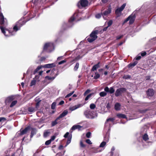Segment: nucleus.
<instances>
[{
  "label": "nucleus",
  "instance_id": "de8ad7c7",
  "mask_svg": "<svg viewBox=\"0 0 156 156\" xmlns=\"http://www.w3.org/2000/svg\"><path fill=\"white\" fill-rule=\"evenodd\" d=\"M112 20H110L109 21L108 23V27L110 26L112 24Z\"/></svg>",
  "mask_w": 156,
  "mask_h": 156
},
{
  "label": "nucleus",
  "instance_id": "6e6552de",
  "mask_svg": "<svg viewBox=\"0 0 156 156\" xmlns=\"http://www.w3.org/2000/svg\"><path fill=\"white\" fill-rule=\"evenodd\" d=\"M126 5V4L124 3L120 7L118 8L115 11V14L118 16H120L122 12L124 9Z\"/></svg>",
  "mask_w": 156,
  "mask_h": 156
},
{
  "label": "nucleus",
  "instance_id": "a211bd4d",
  "mask_svg": "<svg viewBox=\"0 0 156 156\" xmlns=\"http://www.w3.org/2000/svg\"><path fill=\"white\" fill-rule=\"evenodd\" d=\"M81 128H82V126L79 125H74L72 127L71 129L72 130H74L76 129H77L80 130Z\"/></svg>",
  "mask_w": 156,
  "mask_h": 156
},
{
  "label": "nucleus",
  "instance_id": "ea45409f",
  "mask_svg": "<svg viewBox=\"0 0 156 156\" xmlns=\"http://www.w3.org/2000/svg\"><path fill=\"white\" fill-rule=\"evenodd\" d=\"M93 94H88L85 98V101L88 100L91 97V96Z\"/></svg>",
  "mask_w": 156,
  "mask_h": 156
},
{
  "label": "nucleus",
  "instance_id": "dca6fc26",
  "mask_svg": "<svg viewBox=\"0 0 156 156\" xmlns=\"http://www.w3.org/2000/svg\"><path fill=\"white\" fill-rule=\"evenodd\" d=\"M5 22V18L2 13L0 14V24H3Z\"/></svg>",
  "mask_w": 156,
  "mask_h": 156
},
{
  "label": "nucleus",
  "instance_id": "5fc2aeb1",
  "mask_svg": "<svg viewBox=\"0 0 156 156\" xmlns=\"http://www.w3.org/2000/svg\"><path fill=\"white\" fill-rule=\"evenodd\" d=\"M108 27H109L108 26H107V27H105L102 30H101L100 32L102 33L103 31H106L107 30V29Z\"/></svg>",
  "mask_w": 156,
  "mask_h": 156
},
{
  "label": "nucleus",
  "instance_id": "69168bd1",
  "mask_svg": "<svg viewBox=\"0 0 156 156\" xmlns=\"http://www.w3.org/2000/svg\"><path fill=\"white\" fill-rule=\"evenodd\" d=\"M141 58V57L140 56L138 55L136 57V60H139Z\"/></svg>",
  "mask_w": 156,
  "mask_h": 156
},
{
  "label": "nucleus",
  "instance_id": "8fccbe9b",
  "mask_svg": "<svg viewBox=\"0 0 156 156\" xmlns=\"http://www.w3.org/2000/svg\"><path fill=\"white\" fill-rule=\"evenodd\" d=\"M101 16H102L101 13V14L98 13L96 15L95 17L99 19L101 17Z\"/></svg>",
  "mask_w": 156,
  "mask_h": 156
},
{
  "label": "nucleus",
  "instance_id": "f704fd0d",
  "mask_svg": "<svg viewBox=\"0 0 156 156\" xmlns=\"http://www.w3.org/2000/svg\"><path fill=\"white\" fill-rule=\"evenodd\" d=\"M50 132L47 130L44 133V137H46L49 135Z\"/></svg>",
  "mask_w": 156,
  "mask_h": 156
},
{
  "label": "nucleus",
  "instance_id": "5701e85b",
  "mask_svg": "<svg viewBox=\"0 0 156 156\" xmlns=\"http://www.w3.org/2000/svg\"><path fill=\"white\" fill-rule=\"evenodd\" d=\"M137 63V62L135 61L133 63H131L128 65V67L129 68H132Z\"/></svg>",
  "mask_w": 156,
  "mask_h": 156
},
{
  "label": "nucleus",
  "instance_id": "b1692460",
  "mask_svg": "<svg viewBox=\"0 0 156 156\" xmlns=\"http://www.w3.org/2000/svg\"><path fill=\"white\" fill-rule=\"evenodd\" d=\"M117 117L119 118H126V115L123 114H118L117 115Z\"/></svg>",
  "mask_w": 156,
  "mask_h": 156
},
{
  "label": "nucleus",
  "instance_id": "0e129e2a",
  "mask_svg": "<svg viewBox=\"0 0 156 156\" xmlns=\"http://www.w3.org/2000/svg\"><path fill=\"white\" fill-rule=\"evenodd\" d=\"M123 35H120V36H118L116 37V39L117 40L119 39H121V38H122L123 37Z\"/></svg>",
  "mask_w": 156,
  "mask_h": 156
},
{
  "label": "nucleus",
  "instance_id": "7ed1b4c3",
  "mask_svg": "<svg viewBox=\"0 0 156 156\" xmlns=\"http://www.w3.org/2000/svg\"><path fill=\"white\" fill-rule=\"evenodd\" d=\"M84 114L86 117L88 119H93L97 116L96 113L93 111H87Z\"/></svg>",
  "mask_w": 156,
  "mask_h": 156
},
{
  "label": "nucleus",
  "instance_id": "20e7f679",
  "mask_svg": "<svg viewBox=\"0 0 156 156\" xmlns=\"http://www.w3.org/2000/svg\"><path fill=\"white\" fill-rule=\"evenodd\" d=\"M54 49L53 44L52 43L49 42L46 43L44 45V50H47V51L51 52L53 51Z\"/></svg>",
  "mask_w": 156,
  "mask_h": 156
},
{
  "label": "nucleus",
  "instance_id": "a878e982",
  "mask_svg": "<svg viewBox=\"0 0 156 156\" xmlns=\"http://www.w3.org/2000/svg\"><path fill=\"white\" fill-rule=\"evenodd\" d=\"M17 100H13L11 103L10 105V107L12 108L17 103Z\"/></svg>",
  "mask_w": 156,
  "mask_h": 156
},
{
  "label": "nucleus",
  "instance_id": "f03ea898",
  "mask_svg": "<svg viewBox=\"0 0 156 156\" xmlns=\"http://www.w3.org/2000/svg\"><path fill=\"white\" fill-rule=\"evenodd\" d=\"M92 0H80L78 3V6L80 8L85 7L88 6Z\"/></svg>",
  "mask_w": 156,
  "mask_h": 156
},
{
  "label": "nucleus",
  "instance_id": "412c9836",
  "mask_svg": "<svg viewBox=\"0 0 156 156\" xmlns=\"http://www.w3.org/2000/svg\"><path fill=\"white\" fill-rule=\"evenodd\" d=\"M121 105L119 103H116L115 105V108L116 111H119L120 109Z\"/></svg>",
  "mask_w": 156,
  "mask_h": 156
},
{
  "label": "nucleus",
  "instance_id": "13d9d810",
  "mask_svg": "<svg viewBox=\"0 0 156 156\" xmlns=\"http://www.w3.org/2000/svg\"><path fill=\"white\" fill-rule=\"evenodd\" d=\"M90 91V90H87L84 93V96H86L87 94L89 93Z\"/></svg>",
  "mask_w": 156,
  "mask_h": 156
},
{
  "label": "nucleus",
  "instance_id": "49530a36",
  "mask_svg": "<svg viewBox=\"0 0 156 156\" xmlns=\"http://www.w3.org/2000/svg\"><path fill=\"white\" fill-rule=\"evenodd\" d=\"M57 119H56V120L52 122V123H51L52 126H54L56 124H57Z\"/></svg>",
  "mask_w": 156,
  "mask_h": 156
},
{
  "label": "nucleus",
  "instance_id": "3c124183",
  "mask_svg": "<svg viewBox=\"0 0 156 156\" xmlns=\"http://www.w3.org/2000/svg\"><path fill=\"white\" fill-rule=\"evenodd\" d=\"M74 92V91H73L72 92L69 94H68L66 96L65 98H67L69 97L70 96H71L73 94Z\"/></svg>",
  "mask_w": 156,
  "mask_h": 156
},
{
  "label": "nucleus",
  "instance_id": "58836bf2",
  "mask_svg": "<svg viewBox=\"0 0 156 156\" xmlns=\"http://www.w3.org/2000/svg\"><path fill=\"white\" fill-rule=\"evenodd\" d=\"M28 111L30 112H35L34 108L32 107H30L28 108Z\"/></svg>",
  "mask_w": 156,
  "mask_h": 156
},
{
  "label": "nucleus",
  "instance_id": "9b49d317",
  "mask_svg": "<svg viewBox=\"0 0 156 156\" xmlns=\"http://www.w3.org/2000/svg\"><path fill=\"white\" fill-rule=\"evenodd\" d=\"M83 106V105L82 104H79L70 107L69 108V109L71 111H73L82 107Z\"/></svg>",
  "mask_w": 156,
  "mask_h": 156
},
{
  "label": "nucleus",
  "instance_id": "72a5a7b5",
  "mask_svg": "<svg viewBox=\"0 0 156 156\" xmlns=\"http://www.w3.org/2000/svg\"><path fill=\"white\" fill-rule=\"evenodd\" d=\"M100 75L98 73H95V76H94V78L96 79L100 77Z\"/></svg>",
  "mask_w": 156,
  "mask_h": 156
},
{
  "label": "nucleus",
  "instance_id": "2f4dec72",
  "mask_svg": "<svg viewBox=\"0 0 156 156\" xmlns=\"http://www.w3.org/2000/svg\"><path fill=\"white\" fill-rule=\"evenodd\" d=\"M36 81H36L35 79L34 78L31 82L30 86H33L35 85L36 83Z\"/></svg>",
  "mask_w": 156,
  "mask_h": 156
},
{
  "label": "nucleus",
  "instance_id": "e433bc0d",
  "mask_svg": "<svg viewBox=\"0 0 156 156\" xmlns=\"http://www.w3.org/2000/svg\"><path fill=\"white\" fill-rule=\"evenodd\" d=\"M38 99L36 98L35 99L36 101V102L37 101V102L36 103V107L37 108L39 106V103H40V101H41V100H38Z\"/></svg>",
  "mask_w": 156,
  "mask_h": 156
},
{
  "label": "nucleus",
  "instance_id": "473e14b6",
  "mask_svg": "<svg viewBox=\"0 0 156 156\" xmlns=\"http://www.w3.org/2000/svg\"><path fill=\"white\" fill-rule=\"evenodd\" d=\"M99 95L101 97H104L107 95V93L105 91H102L100 93Z\"/></svg>",
  "mask_w": 156,
  "mask_h": 156
},
{
  "label": "nucleus",
  "instance_id": "a19ab883",
  "mask_svg": "<svg viewBox=\"0 0 156 156\" xmlns=\"http://www.w3.org/2000/svg\"><path fill=\"white\" fill-rule=\"evenodd\" d=\"M56 105V102H53L52 103V104L51 105V109H55V108Z\"/></svg>",
  "mask_w": 156,
  "mask_h": 156
},
{
  "label": "nucleus",
  "instance_id": "39448f33",
  "mask_svg": "<svg viewBox=\"0 0 156 156\" xmlns=\"http://www.w3.org/2000/svg\"><path fill=\"white\" fill-rule=\"evenodd\" d=\"M136 16L135 13H133L130 15L124 21L123 23H125L128 21H129V23L130 24H133L135 20Z\"/></svg>",
  "mask_w": 156,
  "mask_h": 156
},
{
  "label": "nucleus",
  "instance_id": "09e8293b",
  "mask_svg": "<svg viewBox=\"0 0 156 156\" xmlns=\"http://www.w3.org/2000/svg\"><path fill=\"white\" fill-rule=\"evenodd\" d=\"M80 146L81 147H85L86 146L85 145L83 144L82 141L81 140L80 141Z\"/></svg>",
  "mask_w": 156,
  "mask_h": 156
},
{
  "label": "nucleus",
  "instance_id": "4468645a",
  "mask_svg": "<svg viewBox=\"0 0 156 156\" xmlns=\"http://www.w3.org/2000/svg\"><path fill=\"white\" fill-rule=\"evenodd\" d=\"M55 66V63L51 64H48L44 65L43 66V67L45 68H51Z\"/></svg>",
  "mask_w": 156,
  "mask_h": 156
},
{
  "label": "nucleus",
  "instance_id": "6e6d98bb",
  "mask_svg": "<svg viewBox=\"0 0 156 156\" xmlns=\"http://www.w3.org/2000/svg\"><path fill=\"white\" fill-rule=\"evenodd\" d=\"M86 142L90 144H92V142H91V141L89 139H87L86 140Z\"/></svg>",
  "mask_w": 156,
  "mask_h": 156
},
{
  "label": "nucleus",
  "instance_id": "7c9ffc66",
  "mask_svg": "<svg viewBox=\"0 0 156 156\" xmlns=\"http://www.w3.org/2000/svg\"><path fill=\"white\" fill-rule=\"evenodd\" d=\"M143 139L145 141H146L148 139V136L147 134H145L143 136Z\"/></svg>",
  "mask_w": 156,
  "mask_h": 156
},
{
  "label": "nucleus",
  "instance_id": "9d476101",
  "mask_svg": "<svg viewBox=\"0 0 156 156\" xmlns=\"http://www.w3.org/2000/svg\"><path fill=\"white\" fill-rule=\"evenodd\" d=\"M105 91L110 94H112L115 92V90L113 87H111L109 88L108 87H106L104 89Z\"/></svg>",
  "mask_w": 156,
  "mask_h": 156
},
{
  "label": "nucleus",
  "instance_id": "338daca9",
  "mask_svg": "<svg viewBox=\"0 0 156 156\" xmlns=\"http://www.w3.org/2000/svg\"><path fill=\"white\" fill-rule=\"evenodd\" d=\"M64 103V101H61L59 103V105H61L63 104Z\"/></svg>",
  "mask_w": 156,
  "mask_h": 156
},
{
  "label": "nucleus",
  "instance_id": "1a4fd4ad",
  "mask_svg": "<svg viewBox=\"0 0 156 156\" xmlns=\"http://www.w3.org/2000/svg\"><path fill=\"white\" fill-rule=\"evenodd\" d=\"M15 99V97L14 96H10L6 98L5 100V103L7 105L12 102Z\"/></svg>",
  "mask_w": 156,
  "mask_h": 156
},
{
  "label": "nucleus",
  "instance_id": "393cba45",
  "mask_svg": "<svg viewBox=\"0 0 156 156\" xmlns=\"http://www.w3.org/2000/svg\"><path fill=\"white\" fill-rule=\"evenodd\" d=\"M57 75V74L55 75L54 76L52 77H50L49 76H47L45 77V79H48V80H53L55 79Z\"/></svg>",
  "mask_w": 156,
  "mask_h": 156
},
{
  "label": "nucleus",
  "instance_id": "603ef678",
  "mask_svg": "<svg viewBox=\"0 0 156 156\" xmlns=\"http://www.w3.org/2000/svg\"><path fill=\"white\" fill-rule=\"evenodd\" d=\"M6 120V119L4 117H0V122H4Z\"/></svg>",
  "mask_w": 156,
  "mask_h": 156
},
{
  "label": "nucleus",
  "instance_id": "cd10ccee",
  "mask_svg": "<svg viewBox=\"0 0 156 156\" xmlns=\"http://www.w3.org/2000/svg\"><path fill=\"white\" fill-rule=\"evenodd\" d=\"M115 119L113 118H109L108 119H107L106 120V122H105V126H106V124L108 123V122L109 121H110L112 122H113L114 120Z\"/></svg>",
  "mask_w": 156,
  "mask_h": 156
},
{
  "label": "nucleus",
  "instance_id": "c03bdc74",
  "mask_svg": "<svg viewBox=\"0 0 156 156\" xmlns=\"http://www.w3.org/2000/svg\"><path fill=\"white\" fill-rule=\"evenodd\" d=\"M79 63H76V66H75L74 69L75 71H76L79 68Z\"/></svg>",
  "mask_w": 156,
  "mask_h": 156
},
{
  "label": "nucleus",
  "instance_id": "4c0bfd02",
  "mask_svg": "<svg viewBox=\"0 0 156 156\" xmlns=\"http://www.w3.org/2000/svg\"><path fill=\"white\" fill-rule=\"evenodd\" d=\"M106 142L105 141L102 142L100 144L99 147H104L106 144Z\"/></svg>",
  "mask_w": 156,
  "mask_h": 156
},
{
  "label": "nucleus",
  "instance_id": "423d86ee",
  "mask_svg": "<svg viewBox=\"0 0 156 156\" xmlns=\"http://www.w3.org/2000/svg\"><path fill=\"white\" fill-rule=\"evenodd\" d=\"M111 12V8L110 7H109L106 10L103 11H101V15L103 18L105 20H106V17Z\"/></svg>",
  "mask_w": 156,
  "mask_h": 156
},
{
  "label": "nucleus",
  "instance_id": "aec40b11",
  "mask_svg": "<svg viewBox=\"0 0 156 156\" xmlns=\"http://www.w3.org/2000/svg\"><path fill=\"white\" fill-rule=\"evenodd\" d=\"M30 127H27L26 128L24 129L21 130H20V134L23 135L25 134L28 130L29 129Z\"/></svg>",
  "mask_w": 156,
  "mask_h": 156
},
{
  "label": "nucleus",
  "instance_id": "bb28decb",
  "mask_svg": "<svg viewBox=\"0 0 156 156\" xmlns=\"http://www.w3.org/2000/svg\"><path fill=\"white\" fill-rule=\"evenodd\" d=\"M72 139V135H70L67 139V141L66 142V145H67L69 144L71 141V140Z\"/></svg>",
  "mask_w": 156,
  "mask_h": 156
},
{
  "label": "nucleus",
  "instance_id": "f257e3e1",
  "mask_svg": "<svg viewBox=\"0 0 156 156\" xmlns=\"http://www.w3.org/2000/svg\"><path fill=\"white\" fill-rule=\"evenodd\" d=\"M25 23V22H23L22 23L21 21H19L13 27V30H9L2 26H0V28L2 32L5 36L9 37L15 35L16 32L19 30L20 27Z\"/></svg>",
  "mask_w": 156,
  "mask_h": 156
},
{
  "label": "nucleus",
  "instance_id": "864d4df0",
  "mask_svg": "<svg viewBox=\"0 0 156 156\" xmlns=\"http://www.w3.org/2000/svg\"><path fill=\"white\" fill-rule=\"evenodd\" d=\"M51 141L50 140H48L46 141L45 143V144L46 145H49L51 142Z\"/></svg>",
  "mask_w": 156,
  "mask_h": 156
},
{
  "label": "nucleus",
  "instance_id": "680f3d73",
  "mask_svg": "<svg viewBox=\"0 0 156 156\" xmlns=\"http://www.w3.org/2000/svg\"><path fill=\"white\" fill-rule=\"evenodd\" d=\"M69 134V133L68 132H67L64 136V137L65 138H67L68 137Z\"/></svg>",
  "mask_w": 156,
  "mask_h": 156
},
{
  "label": "nucleus",
  "instance_id": "052dcab7",
  "mask_svg": "<svg viewBox=\"0 0 156 156\" xmlns=\"http://www.w3.org/2000/svg\"><path fill=\"white\" fill-rule=\"evenodd\" d=\"M55 137L56 136H53L51 137V138L50 140H51V141H53L55 139Z\"/></svg>",
  "mask_w": 156,
  "mask_h": 156
},
{
  "label": "nucleus",
  "instance_id": "0eeeda50",
  "mask_svg": "<svg viewBox=\"0 0 156 156\" xmlns=\"http://www.w3.org/2000/svg\"><path fill=\"white\" fill-rule=\"evenodd\" d=\"M126 91V89L125 88H119L116 90L115 93V95L116 97H118L121 95Z\"/></svg>",
  "mask_w": 156,
  "mask_h": 156
},
{
  "label": "nucleus",
  "instance_id": "e2e57ef3",
  "mask_svg": "<svg viewBox=\"0 0 156 156\" xmlns=\"http://www.w3.org/2000/svg\"><path fill=\"white\" fill-rule=\"evenodd\" d=\"M141 55L142 56H144L146 55V52L145 51H143L141 53Z\"/></svg>",
  "mask_w": 156,
  "mask_h": 156
},
{
  "label": "nucleus",
  "instance_id": "c85d7f7f",
  "mask_svg": "<svg viewBox=\"0 0 156 156\" xmlns=\"http://www.w3.org/2000/svg\"><path fill=\"white\" fill-rule=\"evenodd\" d=\"M95 40V38H93L92 37H90L87 39V40L89 42H92Z\"/></svg>",
  "mask_w": 156,
  "mask_h": 156
},
{
  "label": "nucleus",
  "instance_id": "4be33fe9",
  "mask_svg": "<svg viewBox=\"0 0 156 156\" xmlns=\"http://www.w3.org/2000/svg\"><path fill=\"white\" fill-rule=\"evenodd\" d=\"M42 0H32V2L35 5H37L42 3Z\"/></svg>",
  "mask_w": 156,
  "mask_h": 156
},
{
  "label": "nucleus",
  "instance_id": "79ce46f5",
  "mask_svg": "<svg viewBox=\"0 0 156 156\" xmlns=\"http://www.w3.org/2000/svg\"><path fill=\"white\" fill-rule=\"evenodd\" d=\"M96 107V105L94 104H91L90 105V107L92 109H94Z\"/></svg>",
  "mask_w": 156,
  "mask_h": 156
},
{
  "label": "nucleus",
  "instance_id": "774afa93",
  "mask_svg": "<svg viewBox=\"0 0 156 156\" xmlns=\"http://www.w3.org/2000/svg\"><path fill=\"white\" fill-rule=\"evenodd\" d=\"M32 69H33L31 67H30L28 69V70L27 71V73L28 72H30V71H32Z\"/></svg>",
  "mask_w": 156,
  "mask_h": 156
},
{
  "label": "nucleus",
  "instance_id": "c756f323",
  "mask_svg": "<svg viewBox=\"0 0 156 156\" xmlns=\"http://www.w3.org/2000/svg\"><path fill=\"white\" fill-rule=\"evenodd\" d=\"M36 130L35 129H33L31 131V134L30 135V137H32L36 133Z\"/></svg>",
  "mask_w": 156,
  "mask_h": 156
},
{
  "label": "nucleus",
  "instance_id": "f3484780",
  "mask_svg": "<svg viewBox=\"0 0 156 156\" xmlns=\"http://www.w3.org/2000/svg\"><path fill=\"white\" fill-rule=\"evenodd\" d=\"M147 94L150 96H152L154 94L153 90L151 89H148L147 92Z\"/></svg>",
  "mask_w": 156,
  "mask_h": 156
},
{
  "label": "nucleus",
  "instance_id": "37998d69",
  "mask_svg": "<svg viewBox=\"0 0 156 156\" xmlns=\"http://www.w3.org/2000/svg\"><path fill=\"white\" fill-rule=\"evenodd\" d=\"M40 76L38 75H36L34 79H35L37 81H39L40 80L39 79Z\"/></svg>",
  "mask_w": 156,
  "mask_h": 156
},
{
  "label": "nucleus",
  "instance_id": "6ab92c4d",
  "mask_svg": "<svg viewBox=\"0 0 156 156\" xmlns=\"http://www.w3.org/2000/svg\"><path fill=\"white\" fill-rule=\"evenodd\" d=\"M99 64L100 62H99L98 64L94 65L91 70V71H94L96 70L99 67Z\"/></svg>",
  "mask_w": 156,
  "mask_h": 156
},
{
  "label": "nucleus",
  "instance_id": "ddd939ff",
  "mask_svg": "<svg viewBox=\"0 0 156 156\" xmlns=\"http://www.w3.org/2000/svg\"><path fill=\"white\" fill-rule=\"evenodd\" d=\"M68 113V112L67 110H65L64 111V112L61 114L57 118V120H58V119L62 118L66 115Z\"/></svg>",
  "mask_w": 156,
  "mask_h": 156
},
{
  "label": "nucleus",
  "instance_id": "bf43d9fd",
  "mask_svg": "<svg viewBox=\"0 0 156 156\" xmlns=\"http://www.w3.org/2000/svg\"><path fill=\"white\" fill-rule=\"evenodd\" d=\"M66 62V61L65 60H63L62 61L58 62V64L61 65V64H62L65 63Z\"/></svg>",
  "mask_w": 156,
  "mask_h": 156
},
{
  "label": "nucleus",
  "instance_id": "c9c22d12",
  "mask_svg": "<svg viewBox=\"0 0 156 156\" xmlns=\"http://www.w3.org/2000/svg\"><path fill=\"white\" fill-rule=\"evenodd\" d=\"M42 67H43L42 66H38L36 69L34 70V74H35L36 73H37L39 70L41 69Z\"/></svg>",
  "mask_w": 156,
  "mask_h": 156
},
{
  "label": "nucleus",
  "instance_id": "f8f14e48",
  "mask_svg": "<svg viewBox=\"0 0 156 156\" xmlns=\"http://www.w3.org/2000/svg\"><path fill=\"white\" fill-rule=\"evenodd\" d=\"M98 30L93 31L90 34V36L93 38H95V39H96L97 37L96 35L98 34Z\"/></svg>",
  "mask_w": 156,
  "mask_h": 156
},
{
  "label": "nucleus",
  "instance_id": "4d7b16f0",
  "mask_svg": "<svg viewBox=\"0 0 156 156\" xmlns=\"http://www.w3.org/2000/svg\"><path fill=\"white\" fill-rule=\"evenodd\" d=\"M91 135V133L90 132H88L86 134V137L87 138H90Z\"/></svg>",
  "mask_w": 156,
  "mask_h": 156
},
{
  "label": "nucleus",
  "instance_id": "a18cd8bd",
  "mask_svg": "<svg viewBox=\"0 0 156 156\" xmlns=\"http://www.w3.org/2000/svg\"><path fill=\"white\" fill-rule=\"evenodd\" d=\"M56 71V70L55 69H53L52 70H51V75H56L55 73V71Z\"/></svg>",
  "mask_w": 156,
  "mask_h": 156
},
{
  "label": "nucleus",
  "instance_id": "2eb2a0df",
  "mask_svg": "<svg viewBox=\"0 0 156 156\" xmlns=\"http://www.w3.org/2000/svg\"><path fill=\"white\" fill-rule=\"evenodd\" d=\"M78 16V14L77 13H74L73 16L71 17L69 20V22L70 23H72L76 19V17Z\"/></svg>",
  "mask_w": 156,
  "mask_h": 156
}]
</instances>
